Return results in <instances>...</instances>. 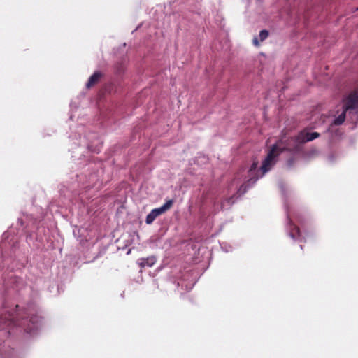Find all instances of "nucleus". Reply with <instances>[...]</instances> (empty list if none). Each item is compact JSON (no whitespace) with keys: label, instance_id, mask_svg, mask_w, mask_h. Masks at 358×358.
Returning <instances> with one entry per match:
<instances>
[{"label":"nucleus","instance_id":"obj_1","mask_svg":"<svg viewBox=\"0 0 358 358\" xmlns=\"http://www.w3.org/2000/svg\"><path fill=\"white\" fill-rule=\"evenodd\" d=\"M320 136V134L317 132H308L303 130L299 132L296 136L290 138V141L294 144L292 146L286 144L283 147H281V144H282V140L278 143L273 145L260 168L262 175L263 176L271 169L272 166L275 163V158L284 150L298 151L300 144L311 141L318 138Z\"/></svg>","mask_w":358,"mask_h":358},{"label":"nucleus","instance_id":"obj_2","mask_svg":"<svg viewBox=\"0 0 358 358\" xmlns=\"http://www.w3.org/2000/svg\"><path fill=\"white\" fill-rule=\"evenodd\" d=\"M173 203V201L172 199H169L160 208L152 209L151 212L146 216V224H152L158 216L164 214L165 212L169 210L172 207Z\"/></svg>","mask_w":358,"mask_h":358},{"label":"nucleus","instance_id":"obj_3","mask_svg":"<svg viewBox=\"0 0 358 358\" xmlns=\"http://www.w3.org/2000/svg\"><path fill=\"white\" fill-rule=\"evenodd\" d=\"M103 74L100 71L94 72L89 78L87 83H86V87L87 89H90L96 85L102 78Z\"/></svg>","mask_w":358,"mask_h":358},{"label":"nucleus","instance_id":"obj_4","mask_svg":"<svg viewBox=\"0 0 358 358\" xmlns=\"http://www.w3.org/2000/svg\"><path fill=\"white\" fill-rule=\"evenodd\" d=\"M156 262V258L154 256H150L146 258H141L138 260V266L143 268L145 267H151Z\"/></svg>","mask_w":358,"mask_h":358},{"label":"nucleus","instance_id":"obj_5","mask_svg":"<svg viewBox=\"0 0 358 358\" xmlns=\"http://www.w3.org/2000/svg\"><path fill=\"white\" fill-rule=\"evenodd\" d=\"M288 222H289V236L295 240L298 237L300 236V229L299 228L295 225L292 221L291 220V219L289 217H288Z\"/></svg>","mask_w":358,"mask_h":358},{"label":"nucleus","instance_id":"obj_6","mask_svg":"<svg viewBox=\"0 0 358 358\" xmlns=\"http://www.w3.org/2000/svg\"><path fill=\"white\" fill-rule=\"evenodd\" d=\"M234 196L235 195H233L223 201L221 203V210L224 209L226 206L230 207L235 201Z\"/></svg>","mask_w":358,"mask_h":358},{"label":"nucleus","instance_id":"obj_7","mask_svg":"<svg viewBox=\"0 0 358 358\" xmlns=\"http://www.w3.org/2000/svg\"><path fill=\"white\" fill-rule=\"evenodd\" d=\"M268 31L266 29L262 30L259 33L260 41H264L268 36Z\"/></svg>","mask_w":358,"mask_h":358},{"label":"nucleus","instance_id":"obj_8","mask_svg":"<svg viewBox=\"0 0 358 358\" xmlns=\"http://www.w3.org/2000/svg\"><path fill=\"white\" fill-rule=\"evenodd\" d=\"M247 191V186L245 185H242L240 188L238 189L237 194H238V196H241L243 194H245Z\"/></svg>","mask_w":358,"mask_h":358},{"label":"nucleus","instance_id":"obj_9","mask_svg":"<svg viewBox=\"0 0 358 358\" xmlns=\"http://www.w3.org/2000/svg\"><path fill=\"white\" fill-rule=\"evenodd\" d=\"M295 162H296V157H290L289 159H287V165L288 167H292V166H294Z\"/></svg>","mask_w":358,"mask_h":358},{"label":"nucleus","instance_id":"obj_10","mask_svg":"<svg viewBox=\"0 0 358 358\" xmlns=\"http://www.w3.org/2000/svg\"><path fill=\"white\" fill-rule=\"evenodd\" d=\"M257 165H258L257 162L252 163V164L251 165L250 170H249V173H250V176L252 175L255 171H256Z\"/></svg>","mask_w":358,"mask_h":358},{"label":"nucleus","instance_id":"obj_11","mask_svg":"<svg viewBox=\"0 0 358 358\" xmlns=\"http://www.w3.org/2000/svg\"><path fill=\"white\" fill-rule=\"evenodd\" d=\"M253 43H254V45H255L257 46L259 45V43L258 39L257 38H255L253 39Z\"/></svg>","mask_w":358,"mask_h":358},{"label":"nucleus","instance_id":"obj_12","mask_svg":"<svg viewBox=\"0 0 358 358\" xmlns=\"http://www.w3.org/2000/svg\"><path fill=\"white\" fill-rule=\"evenodd\" d=\"M257 180V178H255V179L253 180V181H252V178H250V180H248V183H250V182L254 183Z\"/></svg>","mask_w":358,"mask_h":358},{"label":"nucleus","instance_id":"obj_13","mask_svg":"<svg viewBox=\"0 0 358 358\" xmlns=\"http://www.w3.org/2000/svg\"><path fill=\"white\" fill-rule=\"evenodd\" d=\"M352 92H357V95L358 96V87H357V88H356V89H355L354 90H352Z\"/></svg>","mask_w":358,"mask_h":358},{"label":"nucleus","instance_id":"obj_14","mask_svg":"<svg viewBox=\"0 0 358 358\" xmlns=\"http://www.w3.org/2000/svg\"><path fill=\"white\" fill-rule=\"evenodd\" d=\"M357 10H358V8H357Z\"/></svg>","mask_w":358,"mask_h":358}]
</instances>
